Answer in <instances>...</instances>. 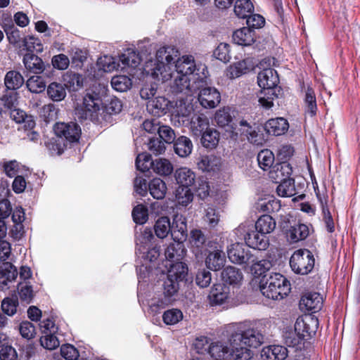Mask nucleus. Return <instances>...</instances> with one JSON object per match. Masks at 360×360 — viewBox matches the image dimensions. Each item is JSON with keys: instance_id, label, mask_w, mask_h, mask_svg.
Masks as SVG:
<instances>
[{"instance_id": "28", "label": "nucleus", "mask_w": 360, "mask_h": 360, "mask_svg": "<svg viewBox=\"0 0 360 360\" xmlns=\"http://www.w3.org/2000/svg\"><path fill=\"white\" fill-rule=\"evenodd\" d=\"M261 356L265 360H283L288 356V350L281 345H270L262 349Z\"/></svg>"}, {"instance_id": "42", "label": "nucleus", "mask_w": 360, "mask_h": 360, "mask_svg": "<svg viewBox=\"0 0 360 360\" xmlns=\"http://www.w3.org/2000/svg\"><path fill=\"white\" fill-rule=\"evenodd\" d=\"M153 169L159 175L168 176L173 172V165L167 159L158 158L153 161Z\"/></svg>"}, {"instance_id": "12", "label": "nucleus", "mask_w": 360, "mask_h": 360, "mask_svg": "<svg viewBox=\"0 0 360 360\" xmlns=\"http://www.w3.org/2000/svg\"><path fill=\"white\" fill-rule=\"evenodd\" d=\"M254 6L250 0H236L234 13L240 19H246V22H265V18L259 14H254Z\"/></svg>"}, {"instance_id": "21", "label": "nucleus", "mask_w": 360, "mask_h": 360, "mask_svg": "<svg viewBox=\"0 0 360 360\" xmlns=\"http://www.w3.org/2000/svg\"><path fill=\"white\" fill-rule=\"evenodd\" d=\"M292 172L290 165L287 162H283L271 167L269 172V176L275 183H279L289 178Z\"/></svg>"}, {"instance_id": "2", "label": "nucleus", "mask_w": 360, "mask_h": 360, "mask_svg": "<svg viewBox=\"0 0 360 360\" xmlns=\"http://www.w3.org/2000/svg\"><path fill=\"white\" fill-rule=\"evenodd\" d=\"M205 72V65H197L192 56H179L174 65L172 88L176 93L193 88L194 82L206 77Z\"/></svg>"}, {"instance_id": "33", "label": "nucleus", "mask_w": 360, "mask_h": 360, "mask_svg": "<svg viewBox=\"0 0 360 360\" xmlns=\"http://www.w3.org/2000/svg\"><path fill=\"white\" fill-rule=\"evenodd\" d=\"M175 179L179 187H186L192 186L195 179V173L188 167H181L175 171Z\"/></svg>"}, {"instance_id": "25", "label": "nucleus", "mask_w": 360, "mask_h": 360, "mask_svg": "<svg viewBox=\"0 0 360 360\" xmlns=\"http://www.w3.org/2000/svg\"><path fill=\"white\" fill-rule=\"evenodd\" d=\"M193 110V108L191 103L181 98L176 102L174 116L178 117L179 124L181 122L182 124H188Z\"/></svg>"}, {"instance_id": "36", "label": "nucleus", "mask_w": 360, "mask_h": 360, "mask_svg": "<svg viewBox=\"0 0 360 360\" xmlns=\"http://www.w3.org/2000/svg\"><path fill=\"white\" fill-rule=\"evenodd\" d=\"M175 153L181 158L188 156L193 150L191 141L186 136H180L177 139L174 145Z\"/></svg>"}, {"instance_id": "34", "label": "nucleus", "mask_w": 360, "mask_h": 360, "mask_svg": "<svg viewBox=\"0 0 360 360\" xmlns=\"http://www.w3.org/2000/svg\"><path fill=\"white\" fill-rule=\"evenodd\" d=\"M23 63L27 70L35 74L41 73L45 69L42 60L37 56L31 53L24 56Z\"/></svg>"}, {"instance_id": "1", "label": "nucleus", "mask_w": 360, "mask_h": 360, "mask_svg": "<svg viewBox=\"0 0 360 360\" xmlns=\"http://www.w3.org/2000/svg\"><path fill=\"white\" fill-rule=\"evenodd\" d=\"M228 330L231 332L229 342H209L207 338L202 337L194 343L196 352L214 360H248L253 355L250 348H257L263 343L264 337L260 332L246 328L242 323L229 325Z\"/></svg>"}, {"instance_id": "23", "label": "nucleus", "mask_w": 360, "mask_h": 360, "mask_svg": "<svg viewBox=\"0 0 360 360\" xmlns=\"http://www.w3.org/2000/svg\"><path fill=\"white\" fill-rule=\"evenodd\" d=\"M199 169L207 172H219L222 166L221 159L215 155H203L197 163Z\"/></svg>"}, {"instance_id": "59", "label": "nucleus", "mask_w": 360, "mask_h": 360, "mask_svg": "<svg viewBox=\"0 0 360 360\" xmlns=\"http://www.w3.org/2000/svg\"><path fill=\"white\" fill-rule=\"evenodd\" d=\"M229 45L226 43H221L214 51V56L218 60L226 63L231 59Z\"/></svg>"}, {"instance_id": "64", "label": "nucleus", "mask_w": 360, "mask_h": 360, "mask_svg": "<svg viewBox=\"0 0 360 360\" xmlns=\"http://www.w3.org/2000/svg\"><path fill=\"white\" fill-rule=\"evenodd\" d=\"M60 354L66 360H76L79 356V352L72 345H63L60 347Z\"/></svg>"}, {"instance_id": "27", "label": "nucleus", "mask_w": 360, "mask_h": 360, "mask_svg": "<svg viewBox=\"0 0 360 360\" xmlns=\"http://www.w3.org/2000/svg\"><path fill=\"white\" fill-rule=\"evenodd\" d=\"M228 298V288L221 283L214 285L210 294L208 299L212 306L220 305L223 304Z\"/></svg>"}, {"instance_id": "47", "label": "nucleus", "mask_w": 360, "mask_h": 360, "mask_svg": "<svg viewBox=\"0 0 360 360\" xmlns=\"http://www.w3.org/2000/svg\"><path fill=\"white\" fill-rule=\"evenodd\" d=\"M257 161L263 170L271 169L274 162V155L270 150H262L257 155Z\"/></svg>"}, {"instance_id": "41", "label": "nucleus", "mask_w": 360, "mask_h": 360, "mask_svg": "<svg viewBox=\"0 0 360 360\" xmlns=\"http://www.w3.org/2000/svg\"><path fill=\"white\" fill-rule=\"evenodd\" d=\"M4 83L7 89L15 90L19 89L22 85L24 79L19 72L10 71L6 75Z\"/></svg>"}, {"instance_id": "26", "label": "nucleus", "mask_w": 360, "mask_h": 360, "mask_svg": "<svg viewBox=\"0 0 360 360\" xmlns=\"http://www.w3.org/2000/svg\"><path fill=\"white\" fill-rule=\"evenodd\" d=\"M288 121L283 117H277L268 120L264 126L269 134L280 136L283 134L288 129Z\"/></svg>"}, {"instance_id": "46", "label": "nucleus", "mask_w": 360, "mask_h": 360, "mask_svg": "<svg viewBox=\"0 0 360 360\" xmlns=\"http://www.w3.org/2000/svg\"><path fill=\"white\" fill-rule=\"evenodd\" d=\"M279 185L276 188L278 195L281 197H290L295 193L294 179L289 178L278 183Z\"/></svg>"}, {"instance_id": "18", "label": "nucleus", "mask_w": 360, "mask_h": 360, "mask_svg": "<svg viewBox=\"0 0 360 360\" xmlns=\"http://www.w3.org/2000/svg\"><path fill=\"white\" fill-rule=\"evenodd\" d=\"M206 267L214 271L220 270L226 263V256L221 248L210 250L205 257Z\"/></svg>"}, {"instance_id": "19", "label": "nucleus", "mask_w": 360, "mask_h": 360, "mask_svg": "<svg viewBox=\"0 0 360 360\" xmlns=\"http://www.w3.org/2000/svg\"><path fill=\"white\" fill-rule=\"evenodd\" d=\"M323 304V297L318 292H306L300 301V307L303 310L315 312L321 309Z\"/></svg>"}, {"instance_id": "48", "label": "nucleus", "mask_w": 360, "mask_h": 360, "mask_svg": "<svg viewBox=\"0 0 360 360\" xmlns=\"http://www.w3.org/2000/svg\"><path fill=\"white\" fill-rule=\"evenodd\" d=\"M111 85L117 91H126L131 86V79L125 75H117L112 78Z\"/></svg>"}, {"instance_id": "17", "label": "nucleus", "mask_w": 360, "mask_h": 360, "mask_svg": "<svg viewBox=\"0 0 360 360\" xmlns=\"http://www.w3.org/2000/svg\"><path fill=\"white\" fill-rule=\"evenodd\" d=\"M261 24H252V27H243L235 31L233 34V40L238 45L249 46L255 41L254 29L262 28Z\"/></svg>"}, {"instance_id": "9", "label": "nucleus", "mask_w": 360, "mask_h": 360, "mask_svg": "<svg viewBox=\"0 0 360 360\" xmlns=\"http://www.w3.org/2000/svg\"><path fill=\"white\" fill-rule=\"evenodd\" d=\"M102 104L99 94L94 91H89L84 97L82 105L75 109V115L80 120H91L94 114L101 110Z\"/></svg>"}, {"instance_id": "44", "label": "nucleus", "mask_w": 360, "mask_h": 360, "mask_svg": "<svg viewBox=\"0 0 360 360\" xmlns=\"http://www.w3.org/2000/svg\"><path fill=\"white\" fill-rule=\"evenodd\" d=\"M26 86L32 93L39 94L45 90L46 82L42 77L34 75L27 79Z\"/></svg>"}, {"instance_id": "37", "label": "nucleus", "mask_w": 360, "mask_h": 360, "mask_svg": "<svg viewBox=\"0 0 360 360\" xmlns=\"http://www.w3.org/2000/svg\"><path fill=\"white\" fill-rule=\"evenodd\" d=\"M96 66L99 70H102L105 72H111L118 70L120 63L117 62L114 57L105 55L98 59Z\"/></svg>"}, {"instance_id": "43", "label": "nucleus", "mask_w": 360, "mask_h": 360, "mask_svg": "<svg viewBox=\"0 0 360 360\" xmlns=\"http://www.w3.org/2000/svg\"><path fill=\"white\" fill-rule=\"evenodd\" d=\"M156 236L160 238H165L167 236L169 232H171L170 221L167 217L159 218L154 226Z\"/></svg>"}, {"instance_id": "62", "label": "nucleus", "mask_w": 360, "mask_h": 360, "mask_svg": "<svg viewBox=\"0 0 360 360\" xmlns=\"http://www.w3.org/2000/svg\"><path fill=\"white\" fill-rule=\"evenodd\" d=\"M212 274L205 269L198 271L195 276V283L200 288H207L211 283Z\"/></svg>"}, {"instance_id": "54", "label": "nucleus", "mask_w": 360, "mask_h": 360, "mask_svg": "<svg viewBox=\"0 0 360 360\" xmlns=\"http://www.w3.org/2000/svg\"><path fill=\"white\" fill-rule=\"evenodd\" d=\"M250 265L251 266L252 272L257 276H262L271 267V264L269 260L262 259L257 261L256 258Z\"/></svg>"}, {"instance_id": "57", "label": "nucleus", "mask_w": 360, "mask_h": 360, "mask_svg": "<svg viewBox=\"0 0 360 360\" xmlns=\"http://www.w3.org/2000/svg\"><path fill=\"white\" fill-rule=\"evenodd\" d=\"M4 29L10 43L15 44L20 41L21 34L15 24H5Z\"/></svg>"}, {"instance_id": "49", "label": "nucleus", "mask_w": 360, "mask_h": 360, "mask_svg": "<svg viewBox=\"0 0 360 360\" xmlns=\"http://www.w3.org/2000/svg\"><path fill=\"white\" fill-rule=\"evenodd\" d=\"M201 141L205 147L213 148L218 144L219 134L216 130L207 129L201 134Z\"/></svg>"}, {"instance_id": "63", "label": "nucleus", "mask_w": 360, "mask_h": 360, "mask_svg": "<svg viewBox=\"0 0 360 360\" xmlns=\"http://www.w3.org/2000/svg\"><path fill=\"white\" fill-rule=\"evenodd\" d=\"M69 55L71 58L72 63L77 66L81 65L86 59L87 54L85 51L79 48L73 47L69 51Z\"/></svg>"}, {"instance_id": "56", "label": "nucleus", "mask_w": 360, "mask_h": 360, "mask_svg": "<svg viewBox=\"0 0 360 360\" xmlns=\"http://www.w3.org/2000/svg\"><path fill=\"white\" fill-rule=\"evenodd\" d=\"M153 238V235L150 229H145L139 236L136 238V245L139 246V251H142L147 249L151 240Z\"/></svg>"}, {"instance_id": "52", "label": "nucleus", "mask_w": 360, "mask_h": 360, "mask_svg": "<svg viewBox=\"0 0 360 360\" xmlns=\"http://www.w3.org/2000/svg\"><path fill=\"white\" fill-rule=\"evenodd\" d=\"M163 321L167 325H175L183 319L181 310L172 309L165 311L162 316Z\"/></svg>"}, {"instance_id": "58", "label": "nucleus", "mask_w": 360, "mask_h": 360, "mask_svg": "<svg viewBox=\"0 0 360 360\" xmlns=\"http://www.w3.org/2000/svg\"><path fill=\"white\" fill-rule=\"evenodd\" d=\"M18 301L15 297H6L1 302V309L3 311L8 315L13 316L17 311Z\"/></svg>"}, {"instance_id": "32", "label": "nucleus", "mask_w": 360, "mask_h": 360, "mask_svg": "<svg viewBox=\"0 0 360 360\" xmlns=\"http://www.w3.org/2000/svg\"><path fill=\"white\" fill-rule=\"evenodd\" d=\"M169 101L163 96L155 97L147 104L148 110L155 116L160 117L167 112Z\"/></svg>"}, {"instance_id": "61", "label": "nucleus", "mask_w": 360, "mask_h": 360, "mask_svg": "<svg viewBox=\"0 0 360 360\" xmlns=\"http://www.w3.org/2000/svg\"><path fill=\"white\" fill-rule=\"evenodd\" d=\"M0 275L4 276L8 281H13L18 276L16 268L10 262H3L0 265Z\"/></svg>"}, {"instance_id": "13", "label": "nucleus", "mask_w": 360, "mask_h": 360, "mask_svg": "<svg viewBox=\"0 0 360 360\" xmlns=\"http://www.w3.org/2000/svg\"><path fill=\"white\" fill-rule=\"evenodd\" d=\"M317 327V319L309 316L298 317L294 326L295 333L297 336V340H295V344L299 343L300 340L306 337H311L316 333Z\"/></svg>"}, {"instance_id": "7", "label": "nucleus", "mask_w": 360, "mask_h": 360, "mask_svg": "<svg viewBox=\"0 0 360 360\" xmlns=\"http://www.w3.org/2000/svg\"><path fill=\"white\" fill-rule=\"evenodd\" d=\"M315 265L314 255L307 249H300L294 252L290 259L292 271L300 275H307Z\"/></svg>"}, {"instance_id": "6", "label": "nucleus", "mask_w": 360, "mask_h": 360, "mask_svg": "<svg viewBox=\"0 0 360 360\" xmlns=\"http://www.w3.org/2000/svg\"><path fill=\"white\" fill-rule=\"evenodd\" d=\"M187 272V266L184 262L174 263L171 266L163 283V292L165 297H172L177 292L179 282L185 278Z\"/></svg>"}, {"instance_id": "5", "label": "nucleus", "mask_w": 360, "mask_h": 360, "mask_svg": "<svg viewBox=\"0 0 360 360\" xmlns=\"http://www.w3.org/2000/svg\"><path fill=\"white\" fill-rule=\"evenodd\" d=\"M260 291L269 299L279 300L286 297L290 292L289 281L281 274L275 273L260 281Z\"/></svg>"}, {"instance_id": "10", "label": "nucleus", "mask_w": 360, "mask_h": 360, "mask_svg": "<svg viewBox=\"0 0 360 360\" xmlns=\"http://www.w3.org/2000/svg\"><path fill=\"white\" fill-rule=\"evenodd\" d=\"M202 80H198L194 82V87L186 89V91L193 94L197 90H199L198 99L200 105L205 108H214L217 106L221 101V95L219 91L214 87H202L200 83Z\"/></svg>"}, {"instance_id": "39", "label": "nucleus", "mask_w": 360, "mask_h": 360, "mask_svg": "<svg viewBox=\"0 0 360 360\" xmlns=\"http://www.w3.org/2000/svg\"><path fill=\"white\" fill-rule=\"evenodd\" d=\"M47 94L53 101H61L66 96V88L63 84L52 82L47 87Z\"/></svg>"}, {"instance_id": "45", "label": "nucleus", "mask_w": 360, "mask_h": 360, "mask_svg": "<svg viewBox=\"0 0 360 360\" xmlns=\"http://www.w3.org/2000/svg\"><path fill=\"white\" fill-rule=\"evenodd\" d=\"M64 86L67 89L77 91L82 86V79L79 75L72 72H67L63 75Z\"/></svg>"}, {"instance_id": "35", "label": "nucleus", "mask_w": 360, "mask_h": 360, "mask_svg": "<svg viewBox=\"0 0 360 360\" xmlns=\"http://www.w3.org/2000/svg\"><path fill=\"white\" fill-rule=\"evenodd\" d=\"M276 228L275 219L269 214L261 216L255 224V229L261 233L268 234Z\"/></svg>"}, {"instance_id": "22", "label": "nucleus", "mask_w": 360, "mask_h": 360, "mask_svg": "<svg viewBox=\"0 0 360 360\" xmlns=\"http://www.w3.org/2000/svg\"><path fill=\"white\" fill-rule=\"evenodd\" d=\"M238 130L240 135L245 136L248 141L253 144H262V139L258 134L255 124H251L248 121L242 120L239 122Z\"/></svg>"}, {"instance_id": "38", "label": "nucleus", "mask_w": 360, "mask_h": 360, "mask_svg": "<svg viewBox=\"0 0 360 360\" xmlns=\"http://www.w3.org/2000/svg\"><path fill=\"white\" fill-rule=\"evenodd\" d=\"M304 106L305 112L313 117L316 114L317 105L314 91L311 87H307L304 98Z\"/></svg>"}, {"instance_id": "24", "label": "nucleus", "mask_w": 360, "mask_h": 360, "mask_svg": "<svg viewBox=\"0 0 360 360\" xmlns=\"http://www.w3.org/2000/svg\"><path fill=\"white\" fill-rule=\"evenodd\" d=\"M141 60L142 58L138 53L134 49H129L120 56V68L121 70L126 68L135 69L141 64Z\"/></svg>"}, {"instance_id": "15", "label": "nucleus", "mask_w": 360, "mask_h": 360, "mask_svg": "<svg viewBox=\"0 0 360 360\" xmlns=\"http://www.w3.org/2000/svg\"><path fill=\"white\" fill-rule=\"evenodd\" d=\"M56 135L59 138H64L69 142H76L79 140L81 129L75 122L56 123L54 127Z\"/></svg>"}, {"instance_id": "20", "label": "nucleus", "mask_w": 360, "mask_h": 360, "mask_svg": "<svg viewBox=\"0 0 360 360\" xmlns=\"http://www.w3.org/2000/svg\"><path fill=\"white\" fill-rule=\"evenodd\" d=\"M171 235L174 241H184L187 237V225L186 218L183 215L176 214L174 217L171 225Z\"/></svg>"}, {"instance_id": "29", "label": "nucleus", "mask_w": 360, "mask_h": 360, "mask_svg": "<svg viewBox=\"0 0 360 360\" xmlns=\"http://www.w3.org/2000/svg\"><path fill=\"white\" fill-rule=\"evenodd\" d=\"M183 242L174 241L167 247L165 250V257L167 259L176 262L175 263L181 262L180 261L186 254V249Z\"/></svg>"}, {"instance_id": "60", "label": "nucleus", "mask_w": 360, "mask_h": 360, "mask_svg": "<svg viewBox=\"0 0 360 360\" xmlns=\"http://www.w3.org/2000/svg\"><path fill=\"white\" fill-rule=\"evenodd\" d=\"M132 217L136 224H144L148 217L147 208L143 205L136 206L132 211Z\"/></svg>"}, {"instance_id": "8", "label": "nucleus", "mask_w": 360, "mask_h": 360, "mask_svg": "<svg viewBox=\"0 0 360 360\" xmlns=\"http://www.w3.org/2000/svg\"><path fill=\"white\" fill-rule=\"evenodd\" d=\"M238 239L243 238L246 244L254 249L264 250L269 247V240L266 234L255 230H250L245 224H240L233 231Z\"/></svg>"}, {"instance_id": "30", "label": "nucleus", "mask_w": 360, "mask_h": 360, "mask_svg": "<svg viewBox=\"0 0 360 360\" xmlns=\"http://www.w3.org/2000/svg\"><path fill=\"white\" fill-rule=\"evenodd\" d=\"M222 281L227 284L238 285L243 280V274L240 270L233 266L224 268L221 274Z\"/></svg>"}, {"instance_id": "53", "label": "nucleus", "mask_w": 360, "mask_h": 360, "mask_svg": "<svg viewBox=\"0 0 360 360\" xmlns=\"http://www.w3.org/2000/svg\"><path fill=\"white\" fill-rule=\"evenodd\" d=\"M153 161H152L150 155L143 153L136 157V167L137 169L144 172L148 171L150 167L153 168Z\"/></svg>"}, {"instance_id": "50", "label": "nucleus", "mask_w": 360, "mask_h": 360, "mask_svg": "<svg viewBox=\"0 0 360 360\" xmlns=\"http://www.w3.org/2000/svg\"><path fill=\"white\" fill-rule=\"evenodd\" d=\"M207 240L205 235L200 229H193L190 233L189 242L193 248L201 250Z\"/></svg>"}, {"instance_id": "14", "label": "nucleus", "mask_w": 360, "mask_h": 360, "mask_svg": "<svg viewBox=\"0 0 360 360\" xmlns=\"http://www.w3.org/2000/svg\"><path fill=\"white\" fill-rule=\"evenodd\" d=\"M290 219L287 216L283 217L281 221V228L286 231L287 237L290 238L292 243L305 239L309 235V229L307 226L303 224H294L289 226Z\"/></svg>"}, {"instance_id": "31", "label": "nucleus", "mask_w": 360, "mask_h": 360, "mask_svg": "<svg viewBox=\"0 0 360 360\" xmlns=\"http://www.w3.org/2000/svg\"><path fill=\"white\" fill-rule=\"evenodd\" d=\"M188 124H190L193 135L199 136L208 129L209 121L205 115L195 114L191 117Z\"/></svg>"}, {"instance_id": "40", "label": "nucleus", "mask_w": 360, "mask_h": 360, "mask_svg": "<svg viewBox=\"0 0 360 360\" xmlns=\"http://www.w3.org/2000/svg\"><path fill=\"white\" fill-rule=\"evenodd\" d=\"M150 195L155 199L164 198L167 191L165 183L160 178L153 179L148 185Z\"/></svg>"}, {"instance_id": "16", "label": "nucleus", "mask_w": 360, "mask_h": 360, "mask_svg": "<svg viewBox=\"0 0 360 360\" xmlns=\"http://www.w3.org/2000/svg\"><path fill=\"white\" fill-rule=\"evenodd\" d=\"M256 61L254 58L248 57L231 65L226 70V76L230 79L238 78L254 70Z\"/></svg>"}, {"instance_id": "51", "label": "nucleus", "mask_w": 360, "mask_h": 360, "mask_svg": "<svg viewBox=\"0 0 360 360\" xmlns=\"http://www.w3.org/2000/svg\"><path fill=\"white\" fill-rule=\"evenodd\" d=\"M193 198L191 189L186 187H179L176 191V200L179 205L187 206Z\"/></svg>"}, {"instance_id": "4", "label": "nucleus", "mask_w": 360, "mask_h": 360, "mask_svg": "<svg viewBox=\"0 0 360 360\" xmlns=\"http://www.w3.org/2000/svg\"><path fill=\"white\" fill-rule=\"evenodd\" d=\"M271 64V59L266 58L262 60L257 65L261 69L257 75V83L261 88L264 89L265 96L259 97V103L266 109L271 108L274 105L273 101L274 98L277 97L275 87L279 82L276 71L270 68Z\"/></svg>"}, {"instance_id": "3", "label": "nucleus", "mask_w": 360, "mask_h": 360, "mask_svg": "<svg viewBox=\"0 0 360 360\" xmlns=\"http://www.w3.org/2000/svg\"><path fill=\"white\" fill-rule=\"evenodd\" d=\"M179 55V50L174 46H161L156 51V63L152 60L147 61L144 71L158 81L165 82L172 79L174 65Z\"/></svg>"}, {"instance_id": "55", "label": "nucleus", "mask_w": 360, "mask_h": 360, "mask_svg": "<svg viewBox=\"0 0 360 360\" xmlns=\"http://www.w3.org/2000/svg\"><path fill=\"white\" fill-rule=\"evenodd\" d=\"M40 344L44 348L49 350L56 349L60 345L55 333L43 334L40 338Z\"/></svg>"}, {"instance_id": "11", "label": "nucleus", "mask_w": 360, "mask_h": 360, "mask_svg": "<svg viewBox=\"0 0 360 360\" xmlns=\"http://www.w3.org/2000/svg\"><path fill=\"white\" fill-rule=\"evenodd\" d=\"M226 252L230 262L236 264L250 266L255 260V257L243 243L231 244L227 247Z\"/></svg>"}]
</instances>
